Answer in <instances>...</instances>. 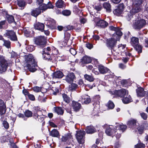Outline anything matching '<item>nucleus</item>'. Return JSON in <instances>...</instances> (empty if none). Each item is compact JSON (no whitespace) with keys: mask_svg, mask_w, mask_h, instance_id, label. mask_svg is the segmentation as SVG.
I'll return each instance as SVG.
<instances>
[{"mask_svg":"<svg viewBox=\"0 0 148 148\" xmlns=\"http://www.w3.org/2000/svg\"><path fill=\"white\" fill-rule=\"evenodd\" d=\"M140 116L141 118L144 120H146L148 117L147 114L144 112H143L140 114Z\"/></svg>","mask_w":148,"mask_h":148,"instance_id":"680f3d73","label":"nucleus"},{"mask_svg":"<svg viewBox=\"0 0 148 148\" xmlns=\"http://www.w3.org/2000/svg\"><path fill=\"white\" fill-rule=\"evenodd\" d=\"M3 36L12 41L18 40L16 32L12 30H6L5 33L3 34Z\"/></svg>","mask_w":148,"mask_h":148,"instance_id":"1a4fd4ad","label":"nucleus"},{"mask_svg":"<svg viewBox=\"0 0 148 148\" xmlns=\"http://www.w3.org/2000/svg\"><path fill=\"white\" fill-rule=\"evenodd\" d=\"M117 130V129L115 128V126L112 128L109 127L106 129L105 132L107 135L113 136H114Z\"/></svg>","mask_w":148,"mask_h":148,"instance_id":"dca6fc26","label":"nucleus"},{"mask_svg":"<svg viewBox=\"0 0 148 148\" xmlns=\"http://www.w3.org/2000/svg\"><path fill=\"white\" fill-rule=\"evenodd\" d=\"M40 109V108L38 106L35 107L33 108V110L32 111L33 113H38V112L41 111Z\"/></svg>","mask_w":148,"mask_h":148,"instance_id":"338daca9","label":"nucleus"},{"mask_svg":"<svg viewBox=\"0 0 148 148\" xmlns=\"http://www.w3.org/2000/svg\"><path fill=\"white\" fill-rule=\"evenodd\" d=\"M130 43L131 45L133 47L135 46L139 43L138 38L135 37H132L131 38V40Z\"/></svg>","mask_w":148,"mask_h":148,"instance_id":"72a5a7b5","label":"nucleus"},{"mask_svg":"<svg viewBox=\"0 0 148 148\" xmlns=\"http://www.w3.org/2000/svg\"><path fill=\"white\" fill-rule=\"evenodd\" d=\"M112 94L116 97L123 98L126 94V91L124 89L118 90H115L113 91Z\"/></svg>","mask_w":148,"mask_h":148,"instance_id":"2eb2a0df","label":"nucleus"},{"mask_svg":"<svg viewBox=\"0 0 148 148\" xmlns=\"http://www.w3.org/2000/svg\"><path fill=\"white\" fill-rule=\"evenodd\" d=\"M143 0H133V5L140 6Z\"/></svg>","mask_w":148,"mask_h":148,"instance_id":"5fc2aeb1","label":"nucleus"},{"mask_svg":"<svg viewBox=\"0 0 148 148\" xmlns=\"http://www.w3.org/2000/svg\"><path fill=\"white\" fill-rule=\"evenodd\" d=\"M6 106L5 103L1 99H0V115L2 116L1 118V121H3L2 124L5 129H8L9 127V123L6 120H4L3 115L5 114L6 111Z\"/></svg>","mask_w":148,"mask_h":148,"instance_id":"f03ea898","label":"nucleus"},{"mask_svg":"<svg viewBox=\"0 0 148 148\" xmlns=\"http://www.w3.org/2000/svg\"><path fill=\"white\" fill-rule=\"evenodd\" d=\"M25 60L26 63V67L29 71L34 73L36 71L38 67L37 62L36 61L33 55L29 54L25 56Z\"/></svg>","mask_w":148,"mask_h":148,"instance_id":"f257e3e1","label":"nucleus"},{"mask_svg":"<svg viewBox=\"0 0 148 148\" xmlns=\"http://www.w3.org/2000/svg\"><path fill=\"white\" fill-rule=\"evenodd\" d=\"M3 42V46L5 47L7 49L11 48V42L9 40L5 39Z\"/></svg>","mask_w":148,"mask_h":148,"instance_id":"ea45409f","label":"nucleus"},{"mask_svg":"<svg viewBox=\"0 0 148 148\" xmlns=\"http://www.w3.org/2000/svg\"><path fill=\"white\" fill-rule=\"evenodd\" d=\"M56 6L58 8H62L64 5V2L62 0H58L55 3Z\"/></svg>","mask_w":148,"mask_h":148,"instance_id":"e433bc0d","label":"nucleus"},{"mask_svg":"<svg viewBox=\"0 0 148 148\" xmlns=\"http://www.w3.org/2000/svg\"><path fill=\"white\" fill-rule=\"evenodd\" d=\"M39 5V7L38 8H39L40 9L41 11H42V12H43L44 11H45L48 9V8L47 7V4L45 3H42Z\"/></svg>","mask_w":148,"mask_h":148,"instance_id":"a19ab883","label":"nucleus"},{"mask_svg":"<svg viewBox=\"0 0 148 148\" xmlns=\"http://www.w3.org/2000/svg\"><path fill=\"white\" fill-rule=\"evenodd\" d=\"M53 112L58 115H62L64 113V110L61 107L56 106L53 108Z\"/></svg>","mask_w":148,"mask_h":148,"instance_id":"aec40b11","label":"nucleus"},{"mask_svg":"<svg viewBox=\"0 0 148 148\" xmlns=\"http://www.w3.org/2000/svg\"><path fill=\"white\" fill-rule=\"evenodd\" d=\"M141 10L140 6L133 5L131 11L134 14L138 13Z\"/></svg>","mask_w":148,"mask_h":148,"instance_id":"7c9ffc66","label":"nucleus"},{"mask_svg":"<svg viewBox=\"0 0 148 148\" xmlns=\"http://www.w3.org/2000/svg\"><path fill=\"white\" fill-rule=\"evenodd\" d=\"M49 135L53 137H56L59 138L60 134L59 131L55 129H53L51 131H49Z\"/></svg>","mask_w":148,"mask_h":148,"instance_id":"5701e85b","label":"nucleus"},{"mask_svg":"<svg viewBox=\"0 0 148 148\" xmlns=\"http://www.w3.org/2000/svg\"><path fill=\"white\" fill-rule=\"evenodd\" d=\"M107 106L109 109H112L114 108L115 105L112 101L109 100L108 102Z\"/></svg>","mask_w":148,"mask_h":148,"instance_id":"8fccbe9b","label":"nucleus"},{"mask_svg":"<svg viewBox=\"0 0 148 148\" xmlns=\"http://www.w3.org/2000/svg\"><path fill=\"white\" fill-rule=\"evenodd\" d=\"M80 74L79 72L76 71H75L74 73L67 71L66 75H65V80L68 83H72L76 79V77L79 76Z\"/></svg>","mask_w":148,"mask_h":148,"instance_id":"423d86ee","label":"nucleus"},{"mask_svg":"<svg viewBox=\"0 0 148 148\" xmlns=\"http://www.w3.org/2000/svg\"><path fill=\"white\" fill-rule=\"evenodd\" d=\"M132 99L130 96L126 94L122 99L123 102L124 104H127L132 101Z\"/></svg>","mask_w":148,"mask_h":148,"instance_id":"a878e982","label":"nucleus"},{"mask_svg":"<svg viewBox=\"0 0 148 148\" xmlns=\"http://www.w3.org/2000/svg\"><path fill=\"white\" fill-rule=\"evenodd\" d=\"M62 95L64 101L66 103H69L70 101V97L65 93L62 94Z\"/></svg>","mask_w":148,"mask_h":148,"instance_id":"37998d69","label":"nucleus"},{"mask_svg":"<svg viewBox=\"0 0 148 148\" xmlns=\"http://www.w3.org/2000/svg\"><path fill=\"white\" fill-rule=\"evenodd\" d=\"M134 14L132 13L131 10L130 12H128L127 13L126 16H125V17L128 21H130L131 19L133 17Z\"/></svg>","mask_w":148,"mask_h":148,"instance_id":"c03bdc74","label":"nucleus"},{"mask_svg":"<svg viewBox=\"0 0 148 148\" xmlns=\"http://www.w3.org/2000/svg\"><path fill=\"white\" fill-rule=\"evenodd\" d=\"M127 125L129 128L132 130H135L139 125V124L137 119L131 118L127 121Z\"/></svg>","mask_w":148,"mask_h":148,"instance_id":"f8f14e48","label":"nucleus"},{"mask_svg":"<svg viewBox=\"0 0 148 148\" xmlns=\"http://www.w3.org/2000/svg\"><path fill=\"white\" fill-rule=\"evenodd\" d=\"M96 25L101 28H105L108 26V23L103 20L100 19L97 22Z\"/></svg>","mask_w":148,"mask_h":148,"instance_id":"6ab92c4d","label":"nucleus"},{"mask_svg":"<svg viewBox=\"0 0 148 148\" xmlns=\"http://www.w3.org/2000/svg\"><path fill=\"white\" fill-rule=\"evenodd\" d=\"M85 132L81 130L76 131V138L78 143L83 145L85 142Z\"/></svg>","mask_w":148,"mask_h":148,"instance_id":"9d476101","label":"nucleus"},{"mask_svg":"<svg viewBox=\"0 0 148 148\" xmlns=\"http://www.w3.org/2000/svg\"><path fill=\"white\" fill-rule=\"evenodd\" d=\"M17 1L18 6L21 8V9H24L26 5V3L22 0H17Z\"/></svg>","mask_w":148,"mask_h":148,"instance_id":"4c0bfd02","label":"nucleus"},{"mask_svg":"<svg viewBox=\"0 0 148 148\" xmlns=\"http://www.w3.org/2000/svg\"><path fill=\"white\" fill-rule=\"evenodd\" d=\"M136 91L138 97H143L145 96L146 92L144 90V89L141 87H138L136 89Z\"/></svg>","mask_w":148,"mask_h":148,"instance_id":"b1692460","label":"nucleus"},{"mask_svg":"<svg viewBox=\"0 0 148 148\" xmlns=\"http://www.w3.org/2000/svg\"><path fill=\"white\" fill-rule=\"evenodd\" d=\"M94 8L97 11H99L101 10L103 7L101 4H99L95 5Z\"/></svg>","mask_w":148,"mask_h":148,"instance_id":"4d7b16f0","label":"nucleus"},{"mask_svg":"<svg viewBox=\"0 0 148 148\" xmlns=\"http://www.w3.org/2000/svg\"><path fill=\"white\" fill-rule=\"evenodd\" d=\"M25 35L27 37H32L34 35V32L32 30L26 29L24 32Z\"/></svg>","mask_w":148,"mask_h":148,"instance_id":"473e14b6","label":"nucleus"},{"mask_svg":"<svg viewBox=\"0 0 148 148\" xmlns=\"http://www.w3.org/2000/svg\"><path fill=\"white\" fill-rule=\"evenodd\" d=\"M56 21L53 19L50 18L47 21L46 24L47 26L52 29H57L56 26Z\"/></svg>","mask_w":148,"mask_h":148,"instance_id":"f3484780","label":"nucleus"},{"mask_svg":"<svg viewBox=\"0 0 148 148\" xmlns=\"http://www.w3.org/2000/svg\"><path fill=\"white\" fill-rule=\"evenodd\" d=\"M81 60L82 63L86 64L91 63L92 59L90 57L86 55L83 57Z\"/></svg>","mask_w":148,"mask_h":148,"instance_id":"c85d7f7f","label":"nucleus"},{"mask_svg":"<svg viewBox=\"0 0 148 148\" xmlns=\"http://www.w3.org/2000/svg\"><path fill=\"white\" fill-rule=\"evenodd\" d=\"M6 21L5 20L0 21V29H4V26L6 24Z\"/></svg>","mask_w":148,"mask_h":148,"instance_id":"6e6d98bb","label":"nucleus"},{"mask_svg":"<svg viewBox=\"0 0 148 148\" xmlns=\"http://www.w3.org/2000/svg\"><path fill=\"white\" fill-rule=\"evenodd\" d=\"M7 21H8L9 23H11L14 22H16L15 21L14 16L12 15L8 14L5 17Z\"/></svg>","mask_w":148,"mask_h":148,"instance_id":"f704fd0d","label":"nucleus"},{"mask_svg":"<svg viewBox=\"0 0 148 148\" xmlns=\"http://www.w3.org/2000/svg\"><path fill=\"white\" fill-rule=\"evenodd\" d=\"M84 77L86 80L90 82H92L95 79L94 76L91 74L90 75L85 74L84 75Z\"/></svg>","mask_w":148,"mask_h":148,"instance_id":"c9c22d12","label":"nucleus"},{"mask_svg":"<svg viewBox=\"0 0 148 148\" xmlns=\"http://www.w3.org/2000/svg\"><path fill=\"white\" fill-rule=\"evenodd\" d=\"M42 11L39 8H35L32 10L30 14L31 15L35 18H36L38 15L40 14Z\"/></svg>","mask_w":148,"mask_h":148,"instance_id":"412c9836","label":"nucleus"},{"mask_svg":"<svg viewBox=\"0 0 148 148\" xmlns=\"http://www.w3.org/2000/svg\"><path fill=\"white\" fill-rule=\"evenodd\" d=\"M146 24V21L142 19L136 21L133 27L135 29L140 30L145 27Z\"/></svg>","mask_w":148,"mask_h":148,"instance_id":"ddd939ff","label":"nucleus"},{"mask_svg":"<svg viewBox=\"0 0 148 148\" xmlns=\"http://www.w3.org/2000/svg\"><path fill=\"white\" fill-rule=\"evenodd\" d=\"M73 138L71 135V133H67L62 135V138L59 139L60 145H61L63 143L65 144L66 143L68 145H70L71 143V141H73Z\"/></svg>","mask_w":148,"mask_h":148,"instance_id":"0eeeda50","label":"nucleus"},{"mask_svg":"<svg viewBox=\"0 0 148 148\" xmlns=\"http://www.w3.org/2000/svg\"><path fill=\"white\" fill-rule=\"evenodd\" d=\"M135 147L136 148H145V144L140 143L135 145Z\"/></svg>","mask_w":148,"mask_h":148,"instance_id":"13d9d810","label":"nucleus"},{"mask_svg":"<svg viewBox=\"0 0 148 148\" xmlns=\"http://www.w3.org/2000/svg\"><path fill=\"white\" fill-rule=\"evenodd\" d=\"M121 83L123 87H126L127 84V81L126 79H123L121 82Z\"/></svg>","mask_w":148,"mask_h":148,"instance_id":"69168bd1","label":"nucleus"},{"mask_svg":"<svg viewBox=\"0 0 148 148\" xmlns=\"http://www.w3.org/2000/svg\"><path fill=\"white\" fill-rule=\"evenodd\" d=\"M64 76L62 72L57 71L53 73V77L56 78H61Z\"/></svg>","mask_w":148,"mask_h":148,"instance_id":"2f4dec72","label":"nucleus"},{"mask_svg":"<svg viewBox=\"0 0 148 148\" xmlns=\"http://www.w3.org/2000/svg\"><path fill=\"white\" fill-rule=\"evenodd\" d=\"M116 125L115 128L117 130H121L122 132H124L126 129L127 126L126 125H124L122 123L121 124H120L118 123H116Z\"/></svg>","mask_w":148,"mask_h":148,"instance_id":"c756f323","label":"nucleus"},{"mask_svg":"<svg viewBox=\"0 0 148 148\" xmlns=\"http://www.w3.org/2000/svg\"><path fill=\"white\" fill-rule=\"evenodd\" d=\"M78 6H79V5H75L73 7V11L74 13L75 14H77L78 13V12L80 11V10L79 9L78 7Z\"/></svg>","mask_w":148,"mask_h":148,"instance_id":"bf43d9fd","label":"nucleus"},{"mask_svg":"<svg viewBox=\"0 0 148 148\" xmlns=\"http://www.w3.org/2000/svg\"><path fill=\"white\" fill-rule=\"evenodd\" d=\"M133 47L138 52V53H140L142 52V47L141 45L138 44L135 46H134Z\"/></svg>","mask_w":148,"mask_h":148,"instance_id":"79ce46f5","label":"nucleus"},{"mask_svg":"<svg viewBox=\"0 0 148 148\" xmlns=\"http://www.w3.org/2000/svg\"><path fill=\"white\" fill-rule=\"evenodd\" d=\"M24 113L25 116L28 118L31 117L32 116V112L28 110H26Z\"/></svg>","mask_w":148,"mask_h":148,"instance_id":"de8ad7c7","label":"nucleus"},{"mask_svg":"<svg viewBox=\"0 0 148 148\" xmlns=\"http://www.w3.org/2000/svg\"><path fill=\"white\" fill-rule=\"evenodd\" d=\"M26 48L28 51L32 52L35 49V47L33 45H29Z\"/></svg>","mask_w":148,"mask_h":148,"instance_id":"603ef678","label":"nucleus"},{"mask_svg":"<svg viewBox=\"0 0 148 148\" xmlns=\"http://www.w3.org/2000/svg\"><path fill=\"white\" fill-rule=\"evenodd\" d=\"M70 84H71L69 85L68 89L72 91L75 90L77 88V85L75 83H73V82Z\"/></svg>","mask_w":148,"mask_h":148,"instance_id":"58836bf2","label":"nucleus"},{"mask_svg":"<svg viewBox=\"0 0 148 148\" xmlns=\"http://www.w3.org/2000/svg\"><path fill=\"white\" fill-rule=\"evenodd\" d=\"M34 44L41 48L44 47L47 43V39L44 36H40L34 37Z\"/></svg>","mask_w":148,"mask_h":148,"instance_id":"39448f33","label":"nucleus"},{"mask_svg":"<svg viewBox=\"0 0 148 148\" xmlns=\"http://www.w3.org/2000/svg\"><path fill=\"white\" fill-rule=\"evenodd\" d=\"M50 90L52 91V94L56 95L59 92V89L56 87H52Z\"/></svg>","mask_w":148,"mask_h":148,"instance_id":"a18cd8bd","label":"nucleus"},{"mask_svg":"<svg viewBox=\"0 0 148 148\" xmlns=\"http://www.w3.org/2000/svg\"><path fill=\"white\" fill-rule=\"evenodd\" d=\"M71 106L73 111L75 112H79L82 108L80 103L75 101H72Z\"/></svg>","mask_w":148,"mask_h":148,"instance_id":"4468645a","label":"nucleus"},{"mask_svg":"<svg viewBox=\"0 0 148 148\" xmlns=\"http://www.w3.org/2000/svg\"><path fill=\"white\" fill-rule=\"evenodd\" d=\"M121 28L119 27H118V28L116 29V30L115 31V33L119 37H121V36L123 35V33L121 31Z\"/></svg>","mask_w":148,"mask_h":148,"instance_id":"3c124183","label":"nucleus"},{"mask_svg":"<svg viewBox=\"0 0 148 148\" xmlns=\"http://www.w3.org/2000/svg\"><path fill=\"white\" fill-rule=\"evenodd\" d=\"M147 124V122L145 121L143 123H142L138 127H137L136 129H137L139 134H142L144 133L145 128Z\"/></svg>","mask_w":148,"mask_h":148,"instance_id":"4be33fe9","label":"nucleus"},{"mask_svg":"<svg viewBox=\"0 0 148 148\" xmlns=\"http://www.w3.org/2000/svg\"><path fill=\"white\" fill-rule=\"evenodd\" d=\"M102 7L106 10V12L110 13L111 12V5L109 3L104 2L103 4Z\"/></svg>","mask_w":148,"mask_h":148,"instance_id":"cd10ccee","label":"nucleus"},{"mask_svg":"<svg viewBox=\"0 0 148 148\" xmlns=\"http://www.w3.org/2000/svg\"><path fill=\"white\" fill-rule=\"evenodd\" d=\"M0 13L3 16H5V17L8 14V12L5 9H2L0 10Z\"/></svg>","mask_w":148,"mask_h":148,"instance_id":"0e129e2a","label":"nucleus"},{"mask_svg":"<svg viewBox=\"0 0 148 148\" xmlns=\"http://www.w3.org/2000/svg\"><path fill=\"white\" fill-rule=\"evenodd\" d=\"M117 8L119 10H121V11L123 12L125 7L124 4L123 3H121L119 5Z\"/></svg>","mask_w":148,"mask_h":148,"instance_id":"052dcab7","label":"nucleus"},{"mask_svg":"<svg viewBox=\"0 0 148 148\" xmlns=\"http://www.w3.org/2000/svg\"><path fill=\"white\" fill-rule=\"evenodd\" d=\"M8 65V61L4 57L0 56V74H2L7 70Z\"/></svg>","mask_w":148,"mask_h":148,"instance_id":"6e6552de","label":"nucleus"},{"mask_svg":"<svg viewBox=\"0 0 148 148\" xmlns=\"http://www.w3.org/2000/svg\"><path fill=\"white\" fill-rule=\"evenodd\" d=\"M62 14L64 16H68L71 14V12L69 10H65L62 11Z\"/></svg>","mask_w":148,"mask_h":148,"instance_id":"09e8293b","label":"nucleus"},{"mask_svg":"<svg viewBox=\"0 0 148 148\" xmlns=\"http://www.w3.org/2000/svg\"><path fill=\"white\" fill-rule=\"evenodd\" d=\"M98 96H96L91 99L90 97L88 95L85 94L82 95L81 97V101L82 103L87 104H88L90 102H93L92 103L94 106L95 104H97L98 103H99V100L97 99ZM83 104V103H82Z\"/></svg>","mask_w":148,"mask_h":148,"instance_id":"20e7f679","label":"nucleus"},{"mask_svg":"<svg viewBox=\"0 0 148 148\" xmlns=\"http://www.w3.org/2000/svg\"><path fill=\"white\" fill-rule=\"evenodd\" d=\"M32 88L34 91L39 92L41 91V88L37 86H35Z\"/></svg>","mask_w":148,"mask_h":148,"instance_id":"e2e57ef3","label":"nucleus"},{"mask_svg":"<svg viewBox=\"0 0 148 148\" xmlns=\"http://www.w3.org/2000/svg\"><path fill=\"white\" fill-rule=\"evenodd\" d=\"M113 12L114 15L118 16H119L123 12L121 10H119L118 8L113 10Z\"/></svg>","mask_w":148,"mask_h":148,"instance_id":"49530a36","label":"nucleus"},{"mask_svg":"<svg viewBox=\"0 0 148 148\" xmlns=\"http://www.w3.org/2000/svg\"><path fill=\"white\" fill-rule=\"evenodd\" d=\"M98 69L100 73L102 74H104L106 73L109 70L108 68L101 64L98 66Z\"/></svg>","mask_w":148,"mask_h":148,"instance_id":"bb28decb","label":"nucleus"},{"mask_svg":"<svg viewBox=\"0 0 148 148\" xmlns=\"http://www.w3.org/2000/svg\"><path fill=\"white\" fill-rule=\"evenodd\" d=\"M34 27L35 29L43 32L44 31L45 25L43 23L37 22L34 24Z\"/></svg>","mask_w":148,"mask_h":148,"instance_id":"393cba45","label":"nucleus"},{"mask_svg":"<svg viewBox=\"0 0 148 148\" xmlns=\"http://www.w3.org/2000/svg\"><path fill=\"white\" fill-rule=\"evenodd\" d=\"M85 130L86 133L89 134H92L97 132L95 127L92 125L87 126L86 127Z\"/></svg>","mask_w":148,"mask_h":148,"instance_id":"a211bd4d","label":"nucleus"},{"mask_svg":"<svg viewBox=\"0 0 148 148\" xmlns=\"http://www.w3.org/2000/svg\"><path fill=\"white\" fill-rule=\"evenodd\" d=\"M28 96L30 100L32 101H34L35 100V98L34 95L29 94Z\"/></svg>","mask_w":148,"mask_h":148,"instance_id":"774afa93","label":"nucleus"},{"mask_svg":"<svg viewBox=\"0 0 148 148\" xmlns=\"http://www.w3.org/2000/svg\"><path fill=\"white\" fill-rule=\"evenodd\" d=\"M58 51L56 49L52 51L51 54H43L42 58L44 60L52 63H55L56 61V58Z\"/></svg>","mask_w":148,"mask_h":148,"instance_id":"7ed1b4c3","label":"nucleus"},{"mask_svg":"<svg viewBox=\"0 0 148 148\" xmlns=\"http://www.w3.org/2000/svg\"><path fill=\"white\" fill-rule=\"evenodd\" d=\"M74 29V27L73 25H68L64 27V31L71 30Z\"/></svg>","mask_w":148,"mask_h":148,"instance_id":"864d4df0","label":"nucleus"},{"mask_svg":"<svg viewBox=\"0 0 148 148\" xmlns=\"http://www.w3.org/2000/svg\"><path fill=\"white\" fill-rule=\"evenodd\" d=\"M117 40L113 38L107 39L106 45L107 47L110 50H113L116 46Z\"/></svg>","mask_w":148,"mask_h":148,"instance_id":"9b49d317","label":"nucleus"}]
</instances>
